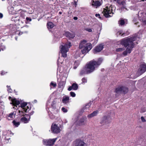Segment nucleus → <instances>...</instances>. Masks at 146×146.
Returning a JSON list of instances; mask_svg holds the SVG:
<instances>
[{
  "mask_svg": "<svg viewBox=\"0 0 146 146\" xmlns=\"http://www.w3.org/2000/svg\"><path fill=\"white\" fill-rule=\"evenodd\" d=\"M138 33L135 35L129 38H124L121 41V44L126 49L123 52V54L124 56H126L128 54L131 53L132 49L134 48V44L133 42L136 40L137 38H139L141 36V35L138 36Z\"/></svg>",
  "mask_w": 146,
  "mask_h": 146,
  "instance_id": "obj_1",
  "label": "nucleus"
},
{
  "mask_svg": "<svg viewBox=\"0 0 146 146\" xmlns=\"http://www.w3.org/2000/svg\"><path fill=\"white\" fill-rule=\"evenodd\" d=\"M102 61V59L100 58L97 62L94 60L90 61L86 64L85 68L81 70L80 73V75L82 76L92 72L94 71L96 68L100 64Z\"/></svg>",
  "mask_w": 146,
  "mask_h": 146,
  "instance_id": "obj_2",
  "label": "nucleus"
},
{
  "mask_svg": "<svg viewBox=\"0 0 146 146\" xmlns=\"http://www.w3.org/2000/svg\"><path fill=\"white\" fill-rule=\"evenodd\" d=\"M92 45L90 43H87V41L85 40H82L80 44L79 48L82 49L84 48L81 50V52L83 54L88 53L92 48Z\"/></svg>",
  "mask_w": 146,
  "mask_h": 146,
  "instance_id": "obj_3",
  "label": "nucleus"
},
{
  "mask_svg": "<svg viewBox=\"0 0 146 146\" xmlns=\"http://www.w3.org/2000/svg\"><path fill=\"white\" fill-rule=\"evenodd\" d=\"M115 10V8L113 5L108 4L104 9L102 13L106 17H110L112 16L113 14V11Z\"/></svg>",
  "mask_w": 146,
  "mask_h": 146,
  "instance_id": "obj_4",
  "label": "nucleus"
},
{
  "mask_svg": "<svg viewBox=\"0 0 146 146\" xmlns=\"http://www.w3.org/2000/svg\"><path fill=\"white\" fill-rule=\"evenodd\" d=\"M21 108H22L21 111L19 110V115L23 113V111L26 112H28L30 115H32L34 111L31 109V106L30 105H27L26 102H23L21 104Z\"/></svg>",
  "mask_w": 146,
  "mask_h": 146,
  "instance_id": "obj_5",
  "label": "nucleus"
},
{
  "mask_svg": "<svg viewBox=\"0 0 146 146\" xmlns=\"http://www.w3.org/2000/svg\"><path fill=\"white\" fill-rule=\"evenodd\" d=\"M72 46L71 43L67 42L66 44H63L60 46V49L62 56L64 58L66 57L67 56V52L68 51L69 48Z\"/></svg>",
  "mask_w": 146,
  "mask_h": 146,
  "instance_id": "obj_6",
  "label": "nucleus"
},
{
  "mask_svg": "<svg viewBox=\"0 0 146 146\" xmlns=\"http://www.w3.org/2000/svg\"><path fill=\"white\" fill-rule=\"evenodd\" d=\"M60 103V100L59 98H55L51 104L50 108L51 110L54 112H57L58 111V106L57 104Z\"/></svg>",
  "mask_w": 146,
  "mask_h": 146,
  "instance_id": "obj_7",
  "label": "nucleus"
},
{
  "mask_svg": "<svg viewBox=\"0 0 146 146\" xmlns=\"http://www.w3.org/2000/svg\"><path fill=\"white\" fill-rule=\"evenodd\" d=\"M128 89L125 87L121 86L117 88L115 90V92L117 93L125 94L128 92Z\"/></svg>",
  "mask_w": 146,
  "mask_h": 146,
  "instance_id": "obj_8",
  "label": "nucleus"
},
{
  "mask_svg": "<svg viewBox=\"0 0 146 146\" xmlns=\"http://www.w3.org/2000/svg\"><path fill=\"white\" fill-rule=\"evenodd\" d=\"M146 71V64L143 62L141 64L137 72L138 76H140Z\"/></svg>",
  "mask_w": 146,
  "mask_h": 146,
  "instance_id": "obj_9",
  "label": "nucleus"
},
{
  "mask_svg": "<svg viewBox=\"0 0 146 146\" xmlns=\"http://www.w3.org/2000/svg\"><path fill=\"white\" fill-rule=\"evenodd\" d=\"M20 116L22 115V117L21 118V120L24 123H28L29 121L30 118V115H30V114L29 113L28 114H25V115H22V114H21L19 115V114H18Z\"/></svg>",
  "mask_w": 146,
  "mask_h": 146,
  "instance_id": "obj_10",
  "label": "nucleus"
},
{
  "mask_svg": "<svg viewBox=\"0 0 146 146\" xmlns=\"http://www.w3.org/2000/svg\"><path fill=\"white\" fill-rule=\"evenodd\" d=\"M138 18L142 22L146 23V13L140 11L138 13Z\"/></svg>",
  "mask_w": 146,
  "mask_h": 146,
  "instance_id": "obj_11",
  "label": "nucleus"
},
{
  "mask_svg": "<svg viewBox=\"0 0 146 146\" xmlns=\"http://www.w3.org/2000/svg\"><path fill=\"white\" fill-rule=\"evenodd\" d=\"M57 138H56L48 140H44L43 141V144L45 145L51 146L53 145L56 140Z\"/></svg>",
  "mask_w": 146,
  "mask_h": 146,
  "instance_id": "obj_12",
  "label": "nucleus"
},
{
  "mask_svg": "<svg viewBox=\"0 0 146 146\" xmlns=\"http://www.w3.org/2000/svg\"><path fill=\"white\" fill-rule=\"evenodd\" d=\"M51 130L52 132L55 133H58L60 131V128L56 124H52L51 127Z\"/></svg>",
  "mask_w": 146,
  "mask_h": 146,
  "instance_id": "obj_13",
  "label": "nucleus"
},
{
  "mask_svg": "<svg viewBox=\"0 0 146 146\" xmlns=\"http://www.w3.org/2000/svg\"><path fill=\"white\" fill-rule=\"evenodd\" d=\"M12 104L14 106L13 108L16 110L18 109L19 107V105L20 103L19 101L17 100L16 98H13L12 100Z\"/></svg>",
  "mask_w": 146,
  "mask_h": 146,
  "instance_id": "obj_14",
  "label": "nucleus"
},
{
  "mask_svg": "<svg viewBox=\"0 0 146 146\" xmlns=\"http://www.w3.org/2000/svg\"><path fill=\"white\" fill-rule=\"evenodd\" d=\"M103 48V45L102 44H100L95 47L93 50V52L95 54L101 51Z\"/></svg>",
  "mask_w": 146,
  "mask_h": 146,
  "instance_id": "obj_15",
  "label": "nucleus"
},
{
  "mask_svg": "<svg viewBox=\"0 0 146 146\" xmlns=\"http://www.w3.org/2000/svg\"><path fill=\"white\" fill-rule=\"evenodd\" d=\"M117 3L120 6L122 7L121 9H126V3L125 0H117Z\"/></svg>",
  "mask_w": 146,
  "mask_h": 146,
  "instance_id": "obj_16",
  "label": "nucleus"
},
{
  "mask_svg": "<svg viewBox=\"0 0 146 146\" xmlns=\"http://www.w3.org/2000/svg\"><path fill=\"white\" fill-rule=\"evenodd\" d=\"M101 0H93L92 5L93 6L97 7L101 5Z\"/></svg>",
  "mask_w": 146,
  "mask_h": 146,
  "instance_id": "obj_17",
  "label": "nucleus"
},
{
  "mask_svg": "<svg viewBox=\"0 0 146 146\" xmlns=\"http://www.w3.org/2000/svg\"><path fill=\"white\" fill-rule=\"evenodd\" d=\"M85 143L82 140L80 139H77L75 142V144L76 146H84Z\"/></svg>",
  "mask_w": 146,
  "mask_h": 146,
  "instance_id": "obj_18",
  "label": "nucleus"
},
{
  "mask_svg": "<svg viewBox=\"0 0 146 146\" xmlns=\"http://www.w3.org/2000/svg\"><path fill=\"white\" fill-rule=\"evenodd\" d=\"M78 88V86L76 83H73L71 86H70L68 88V90L70 91L72 90H76Z\"/></svg>",
  "mask_w": 146,
  "mask_h": 146,
  "instance_id": "obj_19",
  "label": "nucleus"
},
{
  "mask_svg": "<svg viewBox=\"0 0 146 146\" xmlns=\"http://www.w3.org/2000/svg\"><path fill=\"white\" fill-rule=\"evenodd\" d=\"M87 118L86 116L82 117L78 122V124L80 125H83L85 124V121Z\"/></svg>",
  "mask_w": 146,
  "mask_h": 146,
  "instance_id": "obj_20",
  "label": "nucleus"
},
{
  "mask_svg": "<svg viewBox=\"0 0 146 146\" xmlns=\"http://www.w3.org/2000/svg\"><path fill=\"white\" fill-rule=\"evenodd\" d=\"M69 97L65 96L62 98V102L64 104H66L69 102Z\"/></svg>",
  "mask_w": 146,
  "mask_h": 146,
  "instance_id": "obj_21",
  "label": "nucleus"
},
{
  "mask_svg": "<svg viewBox=\"0 0 146 146\" xmlns=\"http://www.w3.org/2000/svg\"><path fill=\"white\" fill-rule=\"evenodd\" d=\"M65 35L66 37L69 38H72L75 36L74 35L71 34L68 32H66L65 33Z\"/></svg>",
  "mask_w": 146,
  "mask_h": 146,
  "instance_id": "obj_22",
  "label": "nucleus"
},
{
  "mask_svg": "<svg viewBox=\"0 0 146 146\" xmlns=\"http://www.w3.org/2000/svg\"><path fill=\"white\" fill-rule=\"evenodd\" d=\"M91 104L88 103L86 104L83 108L84 111H88L90 107Z\"/></svg>",
  "mask_w": 146,
  "mask_h": 146,
  "instance_id": "obj_23",
  "label": "nucleus"
},
{
  "mask_svg": "<svg viewBox=\"0 0 146 146\" xmlns=\"http://www.w3.org/2000/svg\"><path fill=\"white\" fill-rule=\"evenodd\" d=\"M107 118V116H104V117H103L100 122V123H101L102 125H103L106 122Z\"/></svg>",
  "mask_w": 146,
  "mask_h": 146,
  "instance_id": "obj_24",
  "label": "nucleus"
},
{
  "mask_svg": "<svg viewBox=\"0 0 146 146\" xmlns=\"http://www.w3.org/2000/svg\"><path fill=\"white\" fill-rule=\"evenodd\" d=\"M54 24L52 22H48L47 24V27L48 29L52 28L54 27Z\"/></svg>",
  "mask_w": 146,
  "mask_h": 146,
  "instance_id": "obj_25",
  "label": "nucleus"
},
{
  "mask_svg": "<svg viewBox=\"0 0 146 146\" xmlns=\"http://www.w3.org/2000/svg\"><path fill=\"white\" fill-rule=\"evenodd\" d=\"M119 25L122 26L123 25L127 24V23L126 22V21H125L124 20L121 19L119 21Z\"/></svg>",
  "mask_w": 146,
  "mask_h": 146,
  "instance_id": "obj_26",
  "label": "nucleus"
},
{
  "mask_svg": "<svg viewBox=\"0 0 146 146\" xmlns=\"http://www.w3.org/2000/svg\"><path fill=\"white\" fill-rule=\"evenodd\" d=\"M12 122L14 126L16 127H18L19 125L20 124L19 122H17L15 120H13Z\"/></svg>",
  "mask_w": 146,
  "mask_h": 146,
  "instance_id": "obj_27",
  "label": "nucleus"
},
{
  "mask_svg": "<svg viewBox=\"0 0 146 146\" xmlns=\"http://www.w3.org/2000/svg\"><path fill=\"white\" fill-rule=\"evenodd\" d=\"M16 114L15 111H13V112L11 113L9 115L8 117L11 118H13V117L15 116Z\"/></svg>",
  "mask_w": 146,
  "mask_h": 146,
  "instance_id": "obj_28",
  "label": "nucleus"
},
{
  "mask_svg": "<svg viewBox=\"0 0 146 146\" xmlns=\"http://www.w3.org/2000/svg\"><path fill=\"white\" fill-rule=\"evenodd\" d=\"M19 18V17H17L16 18L13 17L12 18V20H14L15 21H19L20 20H21L22 18H23V17H21L20 18Z\"/></svg>",
  "mask_w": 146,
  "mask_h": 146,
  "instance_id": "obj_29",
  "label": "nucleus"
},
{
  "mask_svg": "<svg viewBox=\"0 0 146 146\" xmlns=\"http://www.w3.org/2000/svg\"><path fill=\"white\" fill-rule=\"evenodd\" d=\"M48 114L50 118L51 119H53L55 118V116L50 112H48Z\"/></svg>",
  "mask_w": 146,
  "mask_h": 146,
  "instance_id": "obj_30",
  "label": "nucleus"
},
{
  "mask_svg": "<svg viewBox=\"0 0 146 146\" xmlns=\"http://www.w3.org/2000/svg\"><path fill=\"white\" fill-rule=\"evenodd\" d=\"M57 86L55 82H51L50 85V86L51 88V86H52L53 87H56Z\"/></svg>",
  "mask_w": 146,
  "mask_h": 146,
  "instance_id": "obj_31",
  "label": "nucleus"
},
{
  "mask_svg": "<svg viewBox=\"0 0 146 146\" xmlns=\"http://www.w3.org/2000/svg\"><path fill=\"white\" fill-rule=\"evenodd\" d=\"M62 111L64 113H66L68 111V110L67 108H65L64 107H62L61 108Z\"/></svg>",
  "mask_w": 146,
  "mask_h": 146,
  "instance_id": "obj_32",
  "label": "nucleus"
},
{
  "mask_svg": "<svg viewBox=\"0 0 146 146\" xmlns=\"http://www.w3.org/2000/svg\"><path fill=\"white\" fill-rule=\"evenodd\" d=\"M125 48H117L116 49V51L117 52H121L124 50Z\"/></svg>",
  "mask_w": 146,
  "mask_h": 146,
  "instance_id": "obj_33",
  "label": "nucleus"
},
{
  "mask_svg": "<svg viewBox=\"0 0 146 146\" xmlns=\"http://www.w3.org/2000/svg\"><path fill=\"white\" fill-rule=\"evenodd\" d=\"M82 84H84L87 82V79L85 78H83L82 80Z\"/></svg>",
  "mask_w": 146,
  "mask_h": 146,
  "instance_id": "obj_34",
  "label": "nucleus"
},
{
  "mask_svg": "<svg viewBox=\"0 0 146 146\" xmlns=\"http://www.w3.org/2000/svg\"><path fill=\"white\" fill-rule=\"evenodd\" d=\"M98 113V111H94L92 114L93 117L96 116Z\"/></svg>",
  "mask_w": 146,
  "mask_h": 146,
  "instance_id": "obj_35",
  "label": "nucleus"
},
{
  "mask_svg": "<svg viewBox=\"0 0 146 146\" xmlns=\"http://www.w3.org/2000/svg\"><path fill=\"white\" fill-rule=\"evenodd\" d=\"M15 34L17 35H22L23 34V32H21L19 30H17L16 31Z\"/></svg>",
  "mask_w": 146,
  "mask_h": 146,
  "instance_id": "obj_36",
  "label": "nucleus"
},
{
  "mask_svg": "<svg viewBox=\"0 0 146 146\" xmlns=\"http://www.w3.org/2000/svg\"><path fill=\"white\" fill-rule=\"evenodd\" d=\"M70 94L71 96L72 97H74L76 96L75 94L73 92H70Z\"/></svg>",
  "mask_w": 146,
  "mask_h": 146,
  "instance_id": "obj_37",
  "label": "nucleus"
},
{
  "mask_svg": "<svg viewBox=\"0 0 146 146\" xmlns=\"http://www.w3.org/2000/svg\"><path fill=\"white\" fill-rule=\"evenodd\" d=\"M50 102L49 100H48L46 104V108L47 110V109L48 108V109L49 108V107L48 105H49V104L50 103Z\"/></svg>",
  "mask_w": 146,
  "mask_h": 146,
  "instance_id": "obj_38",
  "label": "nucleus"
},
{
  "mask_svg": "<svg viewBox=\"0 0 146 146\" xmlns=\"http://www.w3.org/2000/svg\"><path fill=\"white\" fill-rule=\"evenodd\" d=\"M7 73V72H5L3 71H1V75H3Z\"/></svg>",
  "mask_w": 146,
  "mask_h": 146,
  "instance_id": "obj_39",
  "label": "nucleus"
},
{
  "mask_svg": "<svg viewBox=\"0 0 146 146\" xmlns=\"http://www.w3.org/2000/svg\"><path fill=\"white\" fill-rule=\"evenodd\" d=\"M7 87L8 88L7 90L9 92H11L12 91V90L10 88V86H7Z\"/></svg>",
  "mask_w": 146,
  "mask_h": 146,
  "instance_id": "obj_40",
  "label": "nucleus"
},
{
  "mask_svg": "<svg viewBox=\"0 0 146 146\" xmlns=\"http://www.w3.org/2000/svg\"><path fill=\"white\" fill-rule=\"evenodd\" d=\"M26 20L27 22L31 21H32L31 18L29 17H27L26 18Z\"/></svg>",
  "mask_w": 146,
  "mask_h": 146,
  "instance_id": "obj_41",
  "label": "nucleus"
},
{
  "mask_svg": "<svg viewBox=\"0 0 146 146\" xmlns=\"http://www.w3.org/2000/svg\"><path fill=\"white\" fill-rule=\"evenodd\" d=\"M95 16L96 17H98L99 18H100V19H102V17L100 16V15L99 14H96L95 15Z\"/></svg>",
  "mask_w": 146,
  "mask_h": 146,
  "instance_id": "obj_42",
  "label": "nucleus"
},
{
  "mask_svg": "<svg viewBox=\"0 0 146 146\" xmlns=\"http://www.w3.org/2000/svg\"><path fill=\"white\" fill-rule=\"evenodd\" d=\"M122 33V31H120L117 32V35H120Z\"/></svg>",
  "mask_w": 146,
  "mask_h": 146,
  "instance_id": "obj_43",
  "label": "nucleus"
},
{
  "mask_svg": "<svg viewBox=\"0 0 146 146\" xmlns=\"http://www.w3.org/2000/svg\"><path fill=\"white\" fill-rule=\"evenodd\" d=\"M86 30L89 32H91L92 31V29L90 28H86Z\"/></svg>",
  "mask_w": 146,
  "mask_h": 146,
  "instance_id": "obj_44",
  "label": "nucleus"
},
{
  "mask_svg": "<svg viewBox=\"0 0 146 146\" xmlns=\"http://www.w3.org/2000/svg\"><path fill=\"white\" fill-rule=\"evenodd\" d=\"M141 119L142 121L143 122H145L146 121L145 119L143 116H142L141 117Z\"/></svg>",
  "mask_w": 146,
  "mask_h": 146,
  "instance_id": "obj_45",
  "label": "nucleus"
},
{
  "mask_svg": "<svg viewBox=\"0 0 146 146\" xmlns=\"http://www.w3.org/2000/svg\"><path fill=\"white\" fill-rule=\"evenodd\" d=\"M93 117V115H92V113L90 114H89L88 115V118H91L92 117Z\"/></svg>",
  "mask_w": 146,
  "mask_h": 146,
  "instance_id": "obj_46",
  "label": "nucleus"
},
{
  "mask_svg": "<svg viewBox=\"0 0 146 146\" xmlns=\"http://www.w3.org/2000/svg\"><path fill=\"white\" fill-rule=\"evenodd\" d=\"M60 60V58H59L58 60V63L59 64L60 63H61V64H62V62H63V61L61 62Z\"/></svg>",
  "mask_w": 146,
  "mask_h": 146,
  "instance_id": "obj_47",
  "label": "nucleus"
},
{
  "mask_svg": "<svg viewBox=\"0 0 146 146\" xmlns=\"http://www.w3.org/2000/svg\"><path fill=\"white\" fill-rule=\"evenodd\" d=\"M3 17V15L1 13H0V18H1Z\"/></svg>",
  "mask_w": 146,
  "mask_h": 146,
  "instance_id": "obj_48",
  "label": "nucleus"
},
{
  "mask_svg": "<svg viewBox=\"0 0 146 146\" xmlns=\"http://www.w3.org/2000/svg\"><path fill=\"white\" fill-rule=\"evenodd\" d=\"M137 1H146V0H137Z\"/></svg>",
  "mask_w": 146,
  "mask_h": 146,
  "instance_id": "obj_49",
  "label": "nucleus"
},
{
  "mask_svg": "<svg viewBox=\"0 0 146 146\" xmlns=\"http://www.w3.org/2000/svg\"><path fill=\"white\" fill-rule=\"evenodd\" d=\"M73 19L75 20H77L78 19V18L76 17H74Z\"/></svg>",
  "mask_w": 146,
  "mask_h": 146,
  "instance_id": "obj_50",
  "label": "nucleus"
},
{
  "mask_svg": "<svg viewBox=\"0 0 146 146\" xmlns=\"http://www.w3.org/2000/svg\"><path fill=\"white\" fill-rule=\"evenodd\" d=\"M5 49V46H4V47L2 48V50H3L4 49Z\"/></svg>",
  "mask_w": 146,
  "mask_h": 146,
  "instance_id": "obj_51",
  "label": "nucleus"
},
{
  "mask_svg": "<svg viewBox=\"0 0 146 146\" xmlns=\"http://www.w3.org/2000/svg\"><path fill=\"white\" fill-rule=\"evenodd\" d=\"M106 0V1H108V2L112 1V0Z\"/></svg>",
  "mask_w": 146,
  "mask_h": 146,
  "instance_id": "obj_52",
  "label": "nucleus"
},
{
  "mask_svg": "<svg viewBox=\"0 0 146 146\" xmlns=\"http://www.w3.org/2000/svg\"><path fill=\"white\" fill-rule=\"evenodd\" d=\"M59 13L60 14H61L62 13L60 11L59 12Z\"/></svg>",
  "mask_w": 146,
  "mask_h": 146,
  "instance_id": "obj_53",
  "label": "nucleus"
},
{
  "mask_svg": "<svg viewBox=\"0 0 146 146\" xmlns=\"http://www.w3.org/2000/svg\"><path fill=\"white\" fill-rule=\"evenodd\" d=\"M36 101H36V100H35L34 101V102L35 103H36Z\"/></svg>",
  "mask_w": 146,
  "mask_h": 146,
  "instance_id": "obj_54",
  "label": "nucleus"
},
{
  "mask_svg": "<svg viewBox=\"0 0 146 146\" xmlns=\"http://www.w3.org/2000/svg\"><path fill=\"white\" fill-rule=\"evenodd\" d=\"M15 40H17V37H15Z\"/></svg>",
  "mask_w": 146,
  "mask_h": 146,
  "instance_id": "obj_55",
  "label": "nucleus"
},
{
  "mask_svg": "<svg viewBox=\"0 0 146 146\" xmlns=\"http://www.w3.org/2000/svg\"><path fill=\"white\" fill-rule=\"evenodd\" d=\"M26 23H27V22L26 21Z\"/></svg>",
  "mask_w": 146,
  "mask_h": 146,
  "instance_id": "obj_56",
  "label": "nucleus"
},
{
  "mask_svg": "<svg viewBox=\"0 0 146 146\" xmlns=\"http://www.w3.org/2000/svg\"><path fill=\"white\" fill-rule=\"evenodd\" d=\"M114 1H116V0H113Z\"/></svg>",
  "mask_w": 146,
  "mask_h": 146,
  "instance_id": "obj_57",
  "label": "nucleus"
},
{
  "mask_svg": "<svg viewBox=\"0 0 146 146\" xmlns=\"http://www.w3.org/2000/svg\"><path fill=\"white\" fill-rule=\"evenodd\" d=\"M5 0H2V1H5Z\"/></svg>",
  "mask_w": 146,
  "mask_h": 146,
  "instance_id": "obj_58",
  "label": "nucleus"
},
{
  "mask_svg": "<svg viewBox=\"0 0 146 146\" xmlns=\"http://www.w3.org/2000/svg\"><path fill=\"white\" fill-rule=\"evenodd\" d=\"M123 34V33L121 35V36Z\"/></svg>",
  "mask_w": 146,
  "mask_h": 146,
  "instance_id": "obj_59",
  "label": "nucleus"
}]
</instances>
